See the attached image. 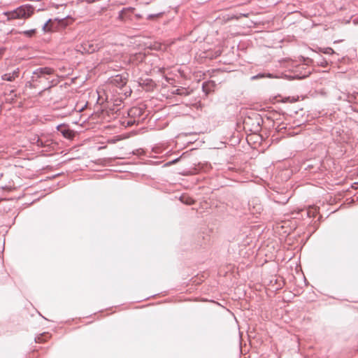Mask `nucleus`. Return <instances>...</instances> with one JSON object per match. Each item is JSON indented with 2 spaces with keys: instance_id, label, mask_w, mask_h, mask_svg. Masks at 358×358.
<instances>
[{
  "instance_id": "nucleus-1",
  "label": "nucleus",
  "mask_w": 358,
  "mask_h": 358,
  "mask_svg": "<svg viewBox=\"0 0 358 358\" xmlns=\"http://www.w3.org/2000/svg\"><path fill=\"white\" fill-rule=\"evenodd\" d=\"M34 12V8L29 4H26L18 7L13 11L6 12L4 15H6L8 20H10L19 18H28Z\"/></svg>"
},
{
  "instance_id": "nucleus-2",
  "label": "nucleus",
  "mask_w": 358,
  "mask_h": 358,
  "mask_svg": "<svg viewBox=\"0 0 358 358\" xmlns=\"http://www.w3.org/2000/svg\"><path fill=\"white\" fill-rule=\"evenodd\" d=\"M54 73L55 71L50 67L38 68L33 72L32 80L34 82H41V79L49 80L50 76Z\"/></svg>"
},
{
  "instance_id": "nucleus-3",
  "label": "nucleus",
  "mask_w": 358,
  "mask_h": 358,
  "mask_svg": "<svg viewBox=\"0 0 358 358\" xmlns=\"http://www.w3.org/2000/svg\"><path fill=\"white\" fill-rule=\"evenodd\" d=\"M101 45L96 41H86L80 44V45H78L76 48L77 51L80 52L81 53H88L91 54L101 48Z\"/></svg>"
},
{
  "instance_id": "nucleus-4",
  "label": "nucleus",
  "mask_w": 358,
  "mask_h": 358,
  "mask_svg": "<svg viewBox=\"0 0 358 358\" xmlns=\"http://www.w3.org/2000/svg\"><path fill=\"white\" fill-rule=\"evenodd\" d=\"M134 8L131 7L124 8L119 13L118 18L121 20H124L129 17L133 13Z\"/></svg>"
},
{
  "instance_id": "nucleus-5",
  "label": "nucleus",
  "mask_w": 358,
  "mask_h": 358,
  "mask_svg": "<svg viewBox=\"0 0 358 358\" xmlns=\"http://www.w3.org/2000/svg\"><path fill=\"white\" fill-rule=\"evenodd\" d=\"M111 83L116 85L118 87H122L127 83L125 78L120 75H117L111 79Z\"/></svg>"
},
{
  "instance_id": "nucleus-6",
  "label": "nucleus",
  "mask_w": 358,
  "mask_h": 358,
  "mask_svg": "<svg viewBox=\"0 0 358 358\" xmlns=\"http://www.w3.org/2000/svg\"><path fill=\"white\" fill-rule=\"evenodd\" d=\"M52 143V141L51 140H43V137H41V138H37V141H36V145L38 146V147H48L51 145Z\"/></svg>"
},
{
  "instance_id": "nucleus-7",
  "label": "nucleus",
  "mask_w": 358,
  "mask_h": 358,
  "mask_svg": "<svg viewBox=\"0 0 358 358\" xmlns=\"http://www.w3.org/2000/svg\"><path fill=\"white\" fill-rule=\"evenodd\" d=\"M113 54H112L109 50L107 51V54L103 56V59H101L102 63H108L113 61Z\"/></svg>"
},
{
  "instance_id": "nucleus-8",
  "label": "nucleus",
  "mask_w": 358,
  "mask_h": 358,
  "mask_svg": "<svg viewBox=\"0 0 358 358\" xmlns=\"http://www.w3.org/2000/svg\"><path fill=\"white\" fill-rule=\"evenodd\" d=\"M2 80L6 81H13L15 80L14 77L12 76L11 73H6L1 76Z\"/></svg>"
},
{
  "instance_id": "nucleus-9",
  "label": "nucleus",
  "mask_w": 358,
  "mask_h": 358,
  "mask_svg": "<svg viewBox=\"0 0 358 358\" xmlns=\"http://www.w3.org/2000/svg\"><path fill=\"white\" fill-rule=\"evenodd\" d=\"M21 34H24L27 37H32L36 34V29H33L27 31H24L21 32Z\"/></svg>"
},
{
  "instance_id": "nucleus-10",
  "label": "nucleus",
  "mask_w": 358,
  "mask_h": 358,
  "mask_svg": "<svg viewBox=\"0 0 358 358\" xmlns=\"http://www.w3.org/2000/svg\"><path fill=\"white\" fill-rule=\"evenodd\" d=\"M180 200L182 203H185L187 205H191L194 203V200L192 198L186 197V196H182L180 198Z\"/></svg>"
},
{
  "instance_id": "nucleus-11",
  "label": "nucleus",
  "mask_w": 358,
  "mask_h": 358,
  "mask_svg": "<svg viewBox=\"0 0 358 358\" xmlns=\"http://www.w3.org/2000/svg\"><path fill=\"white\" fill-rule=\"evenodd\" d=\"M322 52L324 53V54H329V55H331V54H334V51L332 48H325L322 50Z\"/></svg>"
},
{
  "instance_id": "nucleus-12",
  "label": "nucleus",
  "mask_w": 358,
  "mask_h": 358,
  "mask_svg": "<svg viewBox=\"0 0 358 358\" xmlns=\"http://www.w3.org/2000/svg\"><path fill=\"white\" fill-rule=\"evenodd\" d=\"M12 76L14 77V78L15 79L16 78H18L19 77V75H20V69L17 68V69H15L13 72H10Z\"/></svg>"
},
{
  "instance_id": "nucleus-13",
  "label": "nucleus",
  "mask_w": 358,
  "mask_h": 358,
  "mask_svg": "<svg viewBox=\"0 0 358 358\" xmlns=\"http://www.w3.org/2000/svg\"><path fill=\"white\" fill-rule=\"evenodd\" d=\"M162 15V13H157V14H151V15H149L148 16V19H149V20H152V19H154V18H155V17H160Z\"/></svg>"
},
{
  "instance_id": "nucleus-14",
  "label": "nucleus",
  "mask_w": 358,
  "mask_h": 358,
  "mask_svg": "<svg viewBox=\"0 0 358 358\" xmlns=\"http://www.w3.org/2000/svg\"><path fill=\"white\" fill-rule=\"evenodd\" d=\"M185 92L186 90H184V89H177L176 90V94H180V95H182V94H185Z\"/></svg>"
},
{
  "instance_id": "nucleus-15",
  "label": "nucleus",
  "mask_w": 358,
  "mask_h": 358,
  "mask_svg": "<svg viewBox=\"0 0 358 358\" xmlns=\"http://www.w3.org/2000/svg\"><path fill=\"white\" fill-rule=\"evenodd\" d=\"M50 21V20H48L43 26V30L44 31H47L49 30V29L48 28V24L49 23V22Z\"/></svg>"
},
{
  "instance_id": "nucleus-16",
  "label": "nucleus",
  "mask_w": 358,
  "mask_h": 358,
  "mask_svg": "<svg viewBox=\"0 0 358 358\" xmlns=\"http://www.w3.org/2000/svg\"><path fill=\"white\" fill-rule=\"evenodd\" d=\"M265 77V76L264 74H258L257 76H253L252 77V79H255V78H264Z\"/></svg>"
},
{
  "instance_id": "nucleus-17",
  "label": "nucleus",
  "mask_w": 358,
  "mask_h": 358,
  "mask_svg": "<svg viewBox=\"0 0 358 358\" xmlns=\"http://www.w3.org/2000/svg\"><path fill=\"white\" fill-rule=\"evenodd\" d=\"M35 340H36V342H38V343L41 342L43 341V336L38 337Z\"/></svg>"
},
{
  "instance_id": "nucleus-18",
  "label": "nucleus",
  "mask_w": 358,
  "mask_h": 358,
  "mask_svg": "<svg viewBox=\"0 0 358 358\" xmlns=\"http://www.w3.org/2000/svg\"><path fill=\"white\" fill-rule=\"evenodd\" d=\"M178 161H179V158H177V159L173 160L172 162H171L169 164H175Z\"/></svg>"
},
{
  "instance_id": "nucleus-19",
  "label": "nucleus",
  "mask_w": 358,
  "mask_h": 358,
  "mask_svg": "<svg viewBox=\"0 0 358 358\" xmlns=\"http://www.w3.org/2000/svg\"><path fill=\"white\" fill-rule=\"evenodd\" d=\"M266 76L268 77V78H272L271 74H268Z\"/></svg>"
},
{
  "instance_id": "nucleus-20",
  "label": "nucleus",
  "mask_w": 358,
  "mask_h": 358,
  "mask_svg": "<svg viewBox=\"0 0 358 358\" xmlns=\"http://www.w3.org/2000/svg\"><path fill=\"white\" fill-rule=\"evenodd\" d=\"M306 60H307V63L306 64H308L309 62H310V59H307Z\"/></svg>"
},
{
  "instance_id": "nucleus-21",
  "label": "nucleus",
  "mask_w": 358,
  "mask_h": 358,
  "mask_svg": "<svg viewBox=\"0 0 358 358\" xmlns=\"http://www.w3.org/2000/svg\"><path fill=\"white\" fill-rule=\"evenodd\" d=\"M2 52L0 50V57L1 56Z\"/></svg>"
},
{
  "instance_id": "nucleus-22",
  "label": "nucleus",
  "mask_w": 358,
  "mask_h": 358,
  "mask_svg": "<svg viewBox=\"0 0 358 358\" xmlns=\"http://www.w3.org/2000/svg\"><path fill=\"white\" fill-rule=\"evenodd\" d=\"M357 96H358V93H357Z\"/></svg>"
}]
</instances>
